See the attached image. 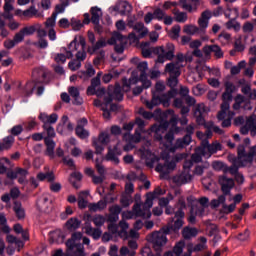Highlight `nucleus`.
Returning a JSON list of instances; mask_svg holds the SVG:
<instances>
[{"instance_id": "f257e3e1", "label": "nucleus", "mask_w": 256, "mask_h": 256, "mask_svg": "<svg viewBox=\"0 0 256 256\" xmlns=\"http://www.w3.org/2000/svg\"><path fill=\"white\" fill-rule=\"evenodd\" d=\"M181 156L176 155L174 158H171L169 154L161 156V158L154 156L146 160V166L149 169H153L155 164H157L155 171L160 173V179H169V174L173 173V170L177 167V162L181 161ZM163 161V162H159Z\"/></svg>"}, {"instance_id": "f03ea898", "label": "nucleus", "mask_w": 256, "mask_h": 256, "mask_svg": "<svg viewBox=\"0 0 256 256\" xmlns=\"http://www.w3.org/2000/svg\"><path fill=\"white\" fill-rule=\"evenodd\" d=\"M163 91H165V84L163 82H157L155 84V91L152 92L151 101H144V105H146L147 109H153L154 107H157V105L167 107L169 101L177 95V90H170L167 93H163Z\"/></svg>"}, {"instance_id": "7ed1b4c3", "label": "nucleus", "mask_w": 256, "mask_h": 256, "mask_svg": "<svg viewBox=\"0 0 256 256\" xmlns=\"http://www.w3.org/2000/svg\"><path fill=\"white\" fill-rule=\"evenodd\" d=\"M178 210L175 212L174 217L168 221L167 226L164 228V233H179V230L185 225V212L184 209H187V204L185 203V198L181 197L178 200Z\"/></svg>"}, {"instance_id": "20e7f679", "label": "nucleus", "mask_w": 256, "mask_h": 256, "mask_svg": "<svg viewBox=\"0 0 256 256\" xmlns=\"http://www.w3.org/2000/svg\"><path fill=\"white\" fill-rule=\"evenodd\" d=\"M209 19H211V11L205 10L198 19L199 27L195 25H185L183 31L187 35H205L207 27H209Z\"/></svg>"}, {"instance_id": "39448f33", "label": "nucleus", "mask_w": 256, "mask_h": 256, "mask_svg": "<svg viewBox=\"0 0 256 256\" xmlns=\"http://www.w3.org/2000/svg\"><path fill=\"white\" fill-rule=\"evenodd\" d=\"M165 227L162 228L163 233L153 232L148 236V241L152 243L153 249L156 251L157 255H160L163 246L166 245L167 235H171V233H165Z\"/></svg>"}, {"instance_id": "423d86ee", "label": "nucleus", "mask_w": 256, "mask_h": 256, "mask_svg": "<svg viewBox=\"0 0 256 256\" xmlns=\"http://www.w3.org/2000/svg\"><path fill=\"white\" fill-rule=\"evenodd\" d=\"M111 143V134L109 132H101L98 135V138H94L92 141V145L95 148V154L101 155L103 151H105V145H109Z\"/></svg>"}, {"instance_id": "0eeeda50", "label": "nucleus", "mask_w": 256, "mask_h": 256, "mask_svg": "<svg viewBox=\"0 0 256 256\" xmlns=\"http://www.w3.org/2000/svg\"><path fill=\"white\" fill-rule=\"evenodd\" d=\"M218 183L221 187L222 195L227 197L231 195V189L235 187V180L233 178H228L226 175L219 176Z\"/></svg>"}, {"instance_id": "6e6552de", "label": "nucleus", "mask_w": 256, "mask_h": 256, "mask_svg": "<svg viewBox=\"0 0 256 256\" xmlns=\"http://www.w3.org/2000/svg\"><path fill=\"white\" fill-rule=\"evenodd\" d=\"M186 135L183 138H179L176 140L175 147L176 149H183V147H187V145L191 144V135L195 133V126L190 124L186 127Z\"/></svg>"}, {"instance_id": "1a4fd4ad", "label": "nucleus", "mask_w": 256, "mask_h": 256, "mask_svg": "<svg viewBox=\"0 0 256 256\" xmlns=\"http://www.w3.org/2000/svg\"><path fill=\"white\" fill-rule=\"evenodd\" d=\"M202 52L204 53L205 57H210L211 53H214L216 59L223 58V50L217 44L214 45H205L202 48Z\"/></svg>"}, {"instance_id": "9d476101", "label": "nucleus", "mask_w": 256, "mask_h": 256, "mask_svg": "<svg viewBox=\"0 0 256 256\" xmlns=\"http://www.w3.org/2000/svg\"><path fill=\"white\" fill-rule=\"evenodd\" d=\"M83 238V233L81 232H74L70 239L66 241L67 247V256H73V251L75 250V241H79Z\"/></svg>"}, {"instance_id": "9b49d317", "label": "nucleus", "mask_w": 256, "mask_h": 256, "mask_svg": "<svg viewBox=\"0 0 256 256\" xmlns=\"http://www.w3.org/2000/svg\"><path fill=\"white\" fill-rule=\"evenodd\" d=\"M153 199H155V194L148 192L142 208V211H144L145 214V217H142L143 219H151V207H153Z\"/></svg>"}, {"instance_id": "f8f14e48", "label": "nucleus", "mask_w": 256, "mask_h": 256, "mask_svg": "<svg viewBox=\"0 0 256 256\" xmlns=\"http://www.w3.org/2000/svg\"><path fill=\"white\" fill-rule=\"evenodd\" d=\"M164 71L169 74V77H181V65H179V62L166 64Z\"/></svg>"}, {"instance_id": "ddd939ff", "label": "nucleus", "mask_w": 256, "mask_h": 256, "mask_svg": "<svg viewBox=\"0 0 256 256\" xmlns=\"http://www.w3.org/2000/svg\"><path fill=\"white\" fill-rule=\"evenodd\" d=\"M122 151L117 146L113 148H108V152L105 156L106 161H112L115 165H119V155H121Z\"/></svg>"}, {"instance_id": "4468645a", "label": "nucleus", "mask_w": 256, "mask_h": 256, "mask_svg": "<svg viewBox=\"0 0 256 256\" xmlns=\"http://www.w3.org/2000/svg\"><path fill=\"white\" fill-rule=\"evenodd\" d=\"M121 211H123V208L119 205H113L109 207V215L107 218V221L109 223H117L119 221V215L121 214Z\"/></svg>"}, {"instance_id": "2eb2a0df", "label": "nucleus", "mask_w": 256, "mask_h": 256, "mask_svg": "<svg viewBox=\"0 0 256 256\" xmlns=\"http://www.w3.org/2000/svg\"><path fill=\"white\" fill-rule=\"evenodd\" d=\"M169 127V122L166 121L159 126H152V131L155 132V140L156 141H163V134L167 131Z\"/></svg>"}, {"instance_id": "dca6fc26", "label": "nucleus", "mask_w": 256, "mask_h": 256, "mask_svg": "<svg viewBox=\"0 0 256 256\" xmlns=\"http://www.w3.org/2000/svg\"><path fill=\"white\" fill-rule=\"evenodd\" d=\"M204 113H205V105L198 104L194 109V117L196 119L197 125H200L202 127L203 125H205V117H203Z\"/></svg>"}, {"instance_id": "f3484780", "label": "nucleus", "mask_w": 256, "mask_h": 256, "mask_svg": "<svg viewBox=\"0 0 256 256\" xmlns=\"http://www.w3.org/2000/svg\"><path fill=\"white\" fill-rule=\"evenodd\" d=\"M38 119H40V121H42L43 125H53V124L57 123V119H59V116L55 113H53L51 115L41 113L38 116Z\"/></svg>"}, {"instance_id": "a211bd4d", "label": "nucleus", "mask_w": 256, "mask_h": 256, "mask_svg": "<svg viewBox=\"0 0 256 256\" xmlns=\"http://www.w3.org/2000/svg\"><path fill=\"white\" fill-rule=\"evenodd\" d=\"M85 233L86 235H89L90 237H93V239L97 240L101 238V229L99 228H92L90 222L85 223Z\"/></svg>"}, {"instance_id": "6ab92c4d", "label": "nucleus", "mask_w": 256, "mask_h": 256, "mask_svg": "<svg viewBox=\"0 0 256 256\" xmlns=\"http://www.w3.org/2000/svg\"><path fill=\"white\" fill-rule=\"evenodd\" d=\"M135 204L133 206V212L136 217H145V212L141 208V194H135L134 196Z\"/></svg>"}, {"instance_id": "aec40b11", "label": "nucleus", "mask_w": 256, "mask_h": 256, "mask_svg": "<svg viewBox=\"0 0 256 256\" xmlns=\"http://www.w3.org/2000/svg\"><path fill=\"white\" fill-rule=\"evenodd\" d=\"M44 143L46 145L45 154L50 157V159H55V141L53 139L44 138Z\"/></svg>"}, {"instance_id": "412c9836", "label": "nucleus", "mask_w": 256, "mask_h": 256, "mask_svg": "<svg viewBox=\"0 0 256 256\" xmlns=\"http://www.w3.org/2000/svg\"><path fill=\"white\" fill-rule=\"evenodd\" d=\"M101 85H93L91 84L90 86H88L87 90H86V94L87 95H96L97 97H103V95H105V88H98Z\"/></svg>"}, {"instance_id": "4be33fe9", "label": "nucleus", "mask_w": 256, "mask_h": 256, "mask_svg": "<svg viewBox=\"0 0 256 256\" xmlns=\"http://www.w3.org/2000/svg\"><path fill=\"white\" fill-rule=\"evenodd\" d=\"M13 211L19 221H23V219H25V208H23L21 202H14Z\"/></svg>"}, {"instance_id": "5701e85b", "label": "nucleus", "mask_w": 256, "mask_h": 256, "mask_svg": "<svg viewBox=\"0 0 256 256\" xmlns=\"http://www.w3.org/2000/svg\"><path fill=\"white\" fill-rule=\"evenodd\" d=\"M13 143H15V138L12 135L5 137L2 142L0 141V151H9Z\"/></svg>"}, {"instance_id": "b1692460", "label": "nucleus", "mask_w": 256, "mask_h": 256, "mask_svg": "<svg viewBox=\"0 0 256 256\" xmlns=\"http://www.w3.org/2000/svg\"><path fill=\"white\" fill-rule=\"evenodd\" d=\"M135 123L138 125L139 130H135L134 138L135 143H139L141 141V132L143 131V127H145V121L141 118H136Z\"/></svg>"}, {"instance_id": "393cba45", "label": "nucleus", "mask_w": 256, "mask_h": 256, "mask_svg": "<svg viewBox=\"0 0 256 256\" xmlns=\"http://www.w3.org/2000/svg\"><path fill=\"white\" fill-rule=\"evenodd\" d=\"M87 197H89V191H81L78 194V207L79 209L87 208Z\"/></svg>"}, {"instance_id": "a878e982", "label": "nucleus", "mask_w": 256, "mask_h": 256, "mask_svg": "<svg viewBox=\"0 0 256 256\" xmlns=\"http://www.w3.org/2000/svg\"><path fill=\"white\" fill-rule=\"evenodd\" d=\"M65 225L68 231H77V229L81 227V220L77 218H70L67 220Z\"/></svg>"}, {"instance_id": "bb28decb", "label": "nucleus", "mask_w": 256, "mask_h": 256, "mask_svg": "<svg viewBox=\"0 0 256 256\" xmlns=\"http://www.w3.org/2000/svg\"><path fill=\"white\" fill-rule=\"evenodd\" d=\"M205 213L204 208H195V206H191L190 216L188 218L189 223H195L197 215H203Z\"/></svg>"}, {"instance_id": "cd10ccee", "label": "nucleus", "mask_w": 256, "mask_h": 256, "mask_svg": "<svg viewBox=\"0 0 256 256\" xmlns=\"http://www.w3.org/2000/svg\"><path fill=\"white\" fill-rule=\"evenodd\" d=\"M112 97L115 101H123V92L121 91V84L116 83L115 86L111 88Z\"/></svg>"}, {"instance_id": "c85d7f7f", "label": "nucleus", "mask_w": 256, "mask_h": 256, "mask_svg": "<svg viewBox=\"0 0 256 256\" xmlns=\"http://www.w3.org/2000/svg\"><path fill=\"white\" fill-rule=\"evenodd\" d=\"M193 180V175L189 174L188 171L186 173H182L179 177L174 178L175 183L178 185H185V183H189V181Z\"/></svg>"}, {"instance_id": "c756f323", "label": "nucleus", "mask_w": 256, "mask_h": 256, "mask_svg": "<svg viewBox=\"0 0 256 256\" xmlns=\"http://www.w3.org/2000/svg\"><path fill=\"white\" fill-rule=\"evenodd\" d=\"M197 233L198 231L196 230V228H191L189 226H186L182 230V237L188 240V239H191L192 237H197Z\"/></svg>"}, {"instance_id": "7c9ffc66", "label": "nucleus", "mask_w": 256, "mask_h": 256, "mask_svg": "<svg viewBox=\"0 0 256 256\" xmlns=\"http://www.w3.org/2000/svg\"><path fill=\"white\" fill-rule=\"evenodd\" d=\"M134 31H137V33H139V39H143V37H146L147 33H149V30L145 28V24H143L142 22H137L134 25Z\"/></svg>"}, {"instance_id": "2f4dec72", "label": "nucleus", "mask_w": 256, "mask_h": 256, "mask_svg": "<svg viewBox=\"0 0 256 256\" xmlns=\"http://www.w3.org/2000/svg\"><path fill=\"white\" fill-rule=\"evenodd\" d=\"M76 181H81V179H83V175L80 172H73L70 174V178H69V183H71L72 187H74V189H79V184H77Z\"/></svg>"}, {"instance_id": "473e14b6", "label": "nucleus", "mask_w": 256, "mask_h": 256, "mask_svg": "<svg viewBox=\"0 0 256 256\" xmlns=\"http://www.w3.org/2000/svg\"><path fill=\"white\" fill-rule=\"evenodd\" d=\"M127 46V37H123L121 41L115 44L114 51L118 53V55H122L125 51V47Z\"/></svg>"}, {"instance_id": "72a5a7b5", "label": "nucleus", "mask_w": 256, "mask_h": 256, "mask_svg": "<svg viewBox=\"0 0 256 256\" xmlns=\"http://www.w3.org/2000/svg\"><path fill=\"white\" fill-rule=\"evenodd\" d=\"M137 69L138 71H140L139 80L145 81V79H147V69H148L147 62H140L137 65Z\"/></svg>"}, {"instance_id": "f704fd0d", "label": "nucleus", "mask_w": 256, "mask_h": 256, "mask_svg": "<svg viewBox=\"0 0 256 256\" xmlns=\"http://www.w3.org/2000/svg\"><path fill=\"white\" fill-rule=\"evenodd\" d=\"M91 23L94 25H97L99 23V19L101 18V10L98 7H92L91 8Z\"/></svg>"}, {"instance_id": "c9c22d12", "label": "nucleus", "mask_w": 256, "mask_h": 256, "mask_svg": "<svg viewBox=\"0 0 256 256\" xmlns=\"http://www.w3.org/2000/svg\"><path fill=\"white\" fill-rule=\"evenodd\" d=\"M42 129H44L47 136L44 137V139H54L56 136L55 134V128H53L52 125L49 124H43Z\"/></svg>"}, {"instance_id": "e433bc0d", "label": "nucleus", "mask_w": 256, "mask_h": 256, "mask_svg": "<svg viewBox=\"0 0 256 256\" xmlns=\"http://www.w3.org/2000/svg\"><path fill=\"white\" fill-rule=\"evenodd\" d=\"M166 84L170 87V91H176L175 87L179 85V76H169Z\"/></svg>"}, {"instance_id": "4c0bfd02", "label": "nucleus", "mask_w": 256, "mask_h": 256, "mask_svg": "<svg viewBox=\"0 0 256 256\" xmlns=\"http://www.w3.org/2000/svg\"><path fill=\"white\" fill-rule=\"evenodd\" d=\"M75 133L80 139H87L89 137V131L85 130L81 124L76 126Z\"/></svg>"}, {"instance_id": "58836bf2", "label": "nucleus", "mask_w": 256, "mask_h": 256, "mask_svg": "<svg viewBox=\"0 0 256 256\" xmlns=\"http://www.w3.org/2000/svg\"><path fill=\"white\" fill-rule=\"evenodd\" d=\"M225 201H227V198L225 195L222 194L218 197V199L211 200L210 206L212 209H217V207H219V205H222V207H223Z\"/></svg>"}, {"instance_id": "ea45409f", "label": "nucleus", "mask_w": 256, "mask_h": 256, "mask_svg": "<svg viewBox=\"0 0 256 256\" xmlns=\"http://www.w3.org/2000/svg\"><path fill=\"white\" fill-rule=\"evenodd\" d=\"M167 52L164 50V57L168 59V61H171L173 57H175V45L169 43L167 44Z\"/></svg>"}, {"instance_id": "a19ab883", "label": "nucleus", "mask_w": 256, "mask_h": 256, "mask_svg": "<svg viewBox=\"0 0 256 256\" xmlns=\"http://www.w3.org/2000/svg\"><path fill=\"white\" fill-rule=\"evenodd\" d=\"M103 47H107V42L105 41V39L101 38L96 42V44L92 47V49H88V53H90V55H93L95 51H99V49Z\"/></svg>"}, {"instance_id": "79ce46f5", "label": "nucleus", "mask_w": 256, "mask_h": 256, "mask_svg": "<svg viewBox=\"0 0 256 256\" xmlns=\"http://www.w3.org/2000/svg\"><path fill=\"white\" fill-rule=\"evenodd\" d=\"M37 29H39V23L34 24L32 26H26L24 28H22V32L24 33V35H33L34 33H37Z\"/></svg>"}, {"instance_id": "37998d69", "label": "nucleus", "mask_w": 256, "mask_h": 256, "mask_svg": "<svg viewBox=\"0 0 256 256\" xmlns=\"http://www.w3.org/2000/svg\"><path fill=\"white\" fill-rule=\"evenodd\" d=\"M125 36H123L119 32H114L112 37L107 41L108 45H117L119 41H121Z\"/></svg>"}, {"instance_id": "c03bdc74", "label": "nucleus", "mask_w": 256, "mask_h": 256, "mask_svg": "<svg viewBox=\"0 0 256 256\" xmlns=\"http://www.w3.org/2000/svg\"><path fill=\"white\" fill-rule=\"evenodd\" d=\"M120 203L122 207H129L133 203V198L131 194H122L120 198Z\"/></svg>"}, {"instance_id": "a18cd8bd", "label": "nucleus", "mask_w": 256, "mask_h": 256, "mask_svg": "<svg viewBox=\"0 0 256 256\" xmlns=\"http://www.w3.org/2000/svg\"><path fill=\"white\" fill-rule=\"evenodd\" d=\"M113 86L108 87L107 94L104 96V105L105 107H108L113 102Z\"/></svg>"}, {"instance_id": "49530a36", "label": "nucleus", "mask_w": 256, "mask_h": 256, "mask_svg": "<svg viewBox=\"0 0 256 256\" xmlns=\"http://www.w3.org/2000/svg\"><path fill=\"white\" fill-rule=\"evenodd\" d=\"M5 164L11 165V160L6 157L0 158V175H5V173H7V167Z\"/></svg>"}, {"instance_id": "de8ad7c7", "label": "nucleus", "mask_w": 256, "mask_h": 256, "mask_svg": "<svg viewBox=\"0 0 256 256\" xmlns=\"http://www.w3.org/2000/svg\"><path fill=\"white\" fill-rule=\"evenodd\" d=\"M247 163H249L247 161V158L239 157V155H237L234 162L232 163V165H234L238 168H241V167H246Z\"/></svg>"}, {"instance_id": "09e8293b", "label": "nucleus", "mask_w": 256, "mask_h": 256, "mask_svg": "<svg viewBox=\"0 0 256 256\" xmlns=\"http://www.w3.org/2000/svg\"><path fill=\"white\" fill-rule=\"evenodd\" d=\"M235 19L236 18H232L226 23V29H233L234 31H239V29H241V24L235 22Z\"/></svg>"}, {"instance_id": "8fccbe9b", "label": "nucleus", "mask_w": 256, "mask_h": 256, "mask_svg": "<svg viewBox=\"0 0 256 256\" xmlns=\"http://www.w3.org/2000/svg\"><path fill=\"white\" fill-rule=\"evenodd\" d=\"M206 151H208V153L210 154L209 156L217 153L218 151H221V144L219 143H213L208 145V148L206 149Z\"/></svg>"}, {"instance_id": "3c124183", "label": "nucleus", "mask_w": 256, "mask_h": 256, "mask_svg": "<svg viewBox=\"0 0 256 256\" xmlns=\"http://www.w3.org/2000/svg\"><path fill=\"white\" fill-rule=\"evenodd\" d=\"M235 209H237V204H235V203H232L227 206V204L224 202V204L222 206V211H223V213H225V215H229V213H233V211H235Z\"/></svg>"}, {"instance_id": "603ef678", "label": "nucleus", "mask_w": 256, "mask_h": 256, "mask_svg": "<svg viewBox=\"0 0 256 256\" xmlns=\"http://www.w3.org/2000/svg\"><path fill=\"white\" fill-rule=\"evenodd\" d=\"M37 13H39V11L35 9V6H30L27 10L22 12L24 17H35Z\"/></svg>"}, {"instance_id": "864d4df0", "label": "nucleus", "mask_w": 256, "mask_h": 256, "mask_svg": "<svg viewBox=\"0 0 256 256\" xmlns=\"http://www.w3.org/2000/svg\"><path fill=\"white\" fill-rule=\"evenodd\" d=\"M175 21H177V23H185V21H187V12H175Z\"/></svg>"}, {"instance_id": "5fc2aeb1", "label": "nucleus", "mask_w": 256, "mask_h": 256, "mask_svg": "<svg viewBox=\"0 0 256 256\" xmlns=\"http://www.w3.org/2000/svg\"><path fill=\"white\" fill-rule=\"evenodd\" d=\"M56 19H57V13H52L51 17H49L46 22H45V27L53 29L56 24Z\"/></svg>"}, {"instance_id": "6e6d98bb", "label": "nucleus", "mask_w": 256, "mask_h": 256, "mask_svg": "<svg viewBox=\"0 0 256 256\" xmlns=\"http://www.w3.org/2000/svg\"><path fill=\"white\" fill-rule=\"evenodd\" d=\"M92 221L96 227H103V225H105V217L101 215L94 216Z\"/></svg>"}, {"instance_id": "4d7b16f0", "label": "nucleus", "mask_w": 256, "mask_h": 256, "mask_svg": "<svg viewBox=\"0 0 256 256\" xmlns=\"http://www.w3.org/2000/svg\"><path fill=\"white\" fill-rule=\"evenodd\" d=\"M239 167L238 166H234L233 164L231 166L226 165V169H225V175H227V173H230V175H237L239 174Z\"/></svg>"}, {"instance_id": "13d9d810", "label": "nucleus", "mask_w": 256, "mask_h": 256, "mask_svg": "<svg viewBox=\"0 0 256 256\" xmlns=\"http://www.w3.org/2000/svg\"><path fill=\"white\" fill-rule=\"evenodd\" d=\"M14 42L17 44L23 43L25 41V33L23 30H20L18 33H16L13 37Z\"/></svg>"}, {"instance_id": "bf43d9fd", "label": "nucleus", "mask_w": 256, "mask_h": 256, "mask_svg": "<svg viewBox=\"0 0 256 256\" xmlns=\"http://www.w3.org/2000/svg\"><path fill=\"white\" fill-rule=\"evenodd\" d=\"M38 49H47L49 47V42L45 38H39L38 41L34 44Z\"/></svg>"}, {"instance_id": "052dcab7", "label": "nucleus", "mask_w": 256, "mask_h": 256, "mask_svg": "<svg viewBox=\"0 0 256 256\" xmlns=\"http://www.w3.org/2000/svg\"><path fill=\"white\" fill-rule=\"evenodd\" d=\"M255 156H256V145L250 147V150L246 155V161L248 163H253V157H255Z\"/></svg>"}, {"instance_id": "680f3d73", "label": "nucleus", "mask_w": 256, "mask_h": 256, "mask_svg": "<svg viewBox=\"0 0 256 256\" xmlns=\"http://www.w3.org/2000/svg\"><path fill=\"white\" fill-rule=\"evenodd\" d=\"M185 247V242H178L173 248L174 255H181L183 253V248Z\"/></svg>"}, {"instance_id": "e2e57ef3", "label": "nucleus", "mask_w": 256, "mask_h": 256, "mask_svg": "<svg viewBox=\"0 0 256 256\" xmlns=\"http://www.w3.org/2000/svg\"><path fill=\"white\" fill-rule=\"evenodd\" d=\"M213 169H215V171H223V173H225V169H227V164L221 161L213 162Z\"/></svg>"}, {"instance_id": "0e129e2a", "label": "nucleus", "mask_w": 256, "mask_h": 256, "mask_svg": "<svg viewBox=\"0 0 256 256\" xmlns=\"http://www.w3.org/2000/svg\"><path fill=\"white\" fill-rule=\"evenodd\" d=\"M169 123H172V127L170 128V130H173L174 134L181 132V127L177 126V118L175 117L170 118Z\"/></svg>"}, {"instance_id": "69168bd1", "label": "nucleus", "mask_w": 256, "mask_h": 256, "mask_svg": "<svg viewBox=\"0 0 256 256\" xmlns=\"http://www.w3.org/2000/svg\"><path fill=\"white\" fill-rule=\"evenodd\" d=\"M224 87H225V91L226 93H235V84H233V82L231 81H226L224 83Z\"/></svg>"}, {"instance_id": "338daca9", "label": "nucleus", "mask_w": 256, "mask_h": 256, "mask_svg": "<svg viewBox=\"0 0 256 256\" xmlns=\"http://www.w3.org/2000/svg\"><path fill=\"white\" fill-rule=\"evenodd\" d=\"M68 67L71 71H77V69H81V62L79 60H73L69 62Z\"/></svg>"}, {"instance_id": "774afa93", "label": "nucleus", "mask_w": 256, "mask_h": 256, "mask_svg": "<svg viewBox=\"0 0 256 256\" xmlns=\"http://www.w3.org/2000/svg\"><path fill=\"white\" fill-rule=\"evenodd\" d=\"M251 235L249 229H246L243 233H239L237 236L238 241H247Z\"/></svg>"}]
</instances>
